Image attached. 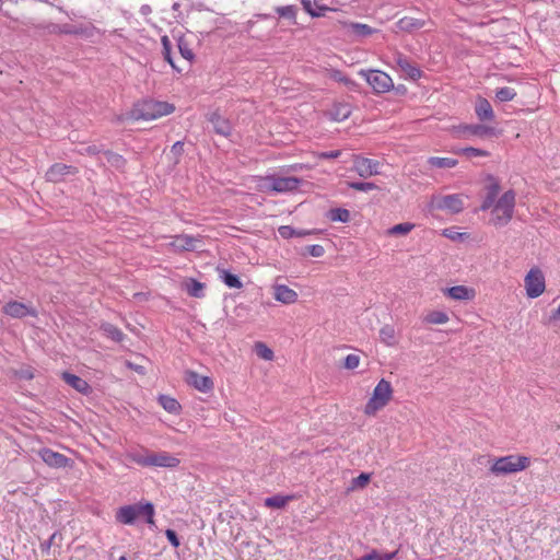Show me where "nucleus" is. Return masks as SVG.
Here are the masks:
<instances>
[{
    "label": "nucleus",
    "instance_id": "obj_62",
    "mask_svg": "<svg viewBox=\"0 0 560 560\" xmlns=\"http://www.w3.org/2000/svg\"><path fill=\"white\" fill-rule=\"evenodd\" d=\"M150 11H151V9H150V7H149V5H142V8H141V12H142L143 14H147V13H149Z\"/></svg>",
    "mask_w": 560,
    "mask_h": 560
},
{
    "label": "nucleus",
    "instance_id": "obj_21",
    "mask_svg": "<svg viewBox=\"0 0 560 560\" xmlns=\"http://www.w3.org/2000/svg\"><path fill=\"white\" fill-rule=\"evenodd\" d=\"M273 290V296L279 302L292 304L298 300V293L284 284L275 285Z\"/></svg>",
    "mask_w": 560,
    "mask_h": 560
},
{
    "label": "nucleus",
    "instance_id": "obj_22",
    "mask_svg": "<svg viewBox=\"0 0 560 560\" xmlns=\"http://www.w3.org/2000/svg\"><path fill=\"white\" fill-rule=\"evenodd\" d=\"M352 113L351 106L348 103H335L328 110V116L331 120L343 121L350 117Z\"/></svg>",
    "mask_w": 560,
    "mask_h": 560
},
{
    "label": "nucleus",
    "instance_id": "obj_31",
    "mask_svg": "<svg viewBox=\"0 0 560 560\" xmlns=\"http://www.w3.org/2000/svg\"><path fill=\"white\" fill-rule=\"evenodd\" d=\"M428 163L438 168H452L457 165V160L452 158H440V156H431L428 160Z\"/></svg>",
    "mask_w": 560,
    "mask_h": 560
},
{
    "label": "nucleus",
    "instance_id": "obj_20",
    "mask_svg": "<svg viewBox=\"0 0 560 560\" xmlns=\"http://www.w3.org/2000/svg\"><path fill=\"white\" fill-rule=\"evenodd\" d=\"M465 136H476V137H492L497 135V130L493 127H489L486 125H466L462 127Z\"/></svg>",
    "mask_w": 560,
    "mask_h": 560
},
{
    "label": "nucleus",
    "instance_id": "obj_47",
    "mask_svg": "<svg viewBox=\"0 0 560 560\" xmlns=\"http://www.w3.org/2000/svg\"><path fill=\"white\" fill-rule=\"evenodd\" d=\"M348 187L359 191H370L377 189V186L370 182H349Z\"/></svg>",
    "mask_w": 560,
    "mask_h": 560
},
{
    "label": "nucleus",
    "instance_id": "obj_60",
    "mask_svg": "<svg viewBox=\"0 0 560 560\" xmlns=\"http://www.w3.org/2000/svg\"><path fill=\"white\" fill-rule=\"evenodd\" d=\"M78 31H75L71 25L65 24L60 25L59 34H77Z\"/></svg>",
    "mask_w": 560,
    "mask_h": 560
},
{
    "label": "nucleus",
    "instance_id": "obj_15",
    "mask_svg": "<svg viewBox=\"0 0 560 560\" xmlns=\"http://www.w3.org/2000/svg\"><path fill=\"white\" fill-rule=\"evenodd\" d=\"M208 120L211 122L213 131L220 136L229 137L232 131L231 122L222 117L219 113H211L208 116Z\"/></svg>",
    "mask_w": 560,
    "mask_h": 560
},
{
    "label": "nucleus",
    "instance_id": "obj_18",
    "mask_svg": "<svg viewBox=\"0 0 560 560\" xmlns=\"http://www.w3.org/2000/svg\"><path fill=\"white\" fill-rule=\"evenodd\" d=\"M444 294L455 301H469L475 298V290L465 285H455L445 289Z\"/></svg>",
    "mask_w": 560,
    "mask_h": 560
},
{
    "label": "nucleus",
    "instance_id": "obj_19",
    "mask_svg": "<svg viewBox=\"0 0 560 560\" xmlns=\"http://www.w3.org/2000/svg\"><path fill=\"white\" fill-rule=\"evenodd\" d=\"M62 380L69 385L71 386L72 388H74L75 390H78L79 393L81 394H89L91 392V386L89 385V383L81 378L80 376L78 375H74L72 373H69V372H63L62 373Z\"/></svg>",
    "mask_w": 560,
    "mask_h": 560
},
{
    "label": "nucleus",
    "instance_id": "obj_54",
    "mask_svg": "<svg viewBox=\"0 0 560 560\" xmlns=\"http://www.w3.org/2000/svg\"><path fill=\"white\" fill-rule=\"evenodd\" d=\"M277 11L281 16L285 18H294L295 15V10L291 5L278 8Z\"/></svg>",
    "mask_w": 560,
    "mask_h": 560
},
{
    "label": "nucleus",
    "instance_id": "obj_6",
    "mask_svg": "<svg viewBox=\"0 0 560 560\" xmlns=\"http://www.w3.org/2000/svg\"><path fill=\"white\" fill-rule=\"evenodd\" d=\"M360 74L365 78L376 93H385L394 88L392 78L381 70H361Z\"/></svg>",
    "mask_w": 560,
    "mask_h": 560
},
{
    "label": "nucleus",
    "instance_id": "obj_46",
    "mask_svg": "<svg viewBox=\"0 0 560 560\" xmlns=\"http://www.w3.org/2000/svg\"><path fill=\"white\" fill-rule=\"evenodd\" d=\"M516 96V92L514 89L509 86H503L497 90L495 97L500 102H509L512 101Z\"/></svg>",
    "mask_w": 560,
    "mask_h": 560
},
{
    "label": "nucleus",
    "instance_id": "obj_37",
    "mask_svg": "<svg viewBox=\"0 0 560 560\" xmlns=\"http://www.w3.org/2000/svg\"><path fill=\"white\" fill-rule=\"evenodd\" d=\"M107 163L112 166V167H115L117 170H121L125 167L126 165V160L124 159V156H121L120 154L118 153H115V152H112V151H104L103 152Z\"/></svg>",
    "mask_w": 560,
    "mask_h": 560
},
{
    "label": "nucleus",
    "instance_id": "obj_24",
    "mask_svg": "<svg viewBox=\"0 0 560 560\" xmlns=\"http://www.w3.org/2000/svg\"><path fill=\"white\" fill-rule=\"evenodd\" d=\"M199 241L190 235H177L171 245L177 250H195Z\"/></svg>",
    "mask_w": 560,
    "mask_h": 560
},
{
    "label": "nucleus",
    "instance_id": "obj_3",
    "mask_svg": "<svg viewBox=\"0 0 560 560\" xmlns=\"http://www.w3.org/2000/svg\"><path fill=\"white\" fill-rule=\"evenodd\" d=\"M515 207V192L513 190L505 191L492 208L491 222L495 226L506 225L513 218Z\"/></svg>",
    "mask_w": 560,
    "mask_h": 560
},
{
    "label": "nucleus",
    "instance_id": "obj_63",
    "mask_svg": "<svg viewBox=\"0 0 560 560\" xmlns=\"http://www.w3.org/2000/svg\"><path fill=\"white\" fill-rule=\"evenodd\" d=\"M444 235H446V236L451 237L452 240H455V238H456V236L454 235V233L448 234V233H447V230H445V231H444Z\"/></svg>",
    "mask_w": 560,
    "mask_h": 560
},
{
    "label": "nucleus",
    "instance_id": "obj_45",
    "mask_svg": "<svg viewBox=\"0 0 560 560\" xmlns=\"http://www.w3.org/2000/svg\"><path fill=\"white\" fill-rule=\"evenodd\" d=\"M415 225L412 223L406 222V223H399L394 226H392L388 231V235H407L409 232L412 231Z\"/></svg>",
    "mask_w": 560,
    "mask_h": 560
},
{
    "label": "nucleus",
    "instance_id": "obj_13",
    "mask_svg": "<svg viewBox=\"0 0 560 560\" xmlns=\"http://www.w3.org/2000/svg\"><path fill=\"white\" fill-rule=\"evenodd\" d=\"M395 61L399 69L411 80L416 81L421 78L422 71L419 67L411 62L406 56L402 54H397L395 57Z\"/></svg>",
    "mask_w": 560,
    "mask_h": 560
},
{
    "label": "nucleus",
    "instance_id": "obj_44",
    "mask_svg": "<svg viewBox=\"0 0 560 560\" xmlns=\"http://www.w3.org/2000/svg\"><path fill=\"white\" fill-rule=\"evenodd\" d=\"M458 154H463L468 159L478 158V156H489V152L482 149H477L472 147L460 148L455 151Z\"/></svg>",
    "mask_w": 560,
    "mask_h": 560
},
{
    "label": "nucleus",
    "instance_id": "obj_30",
    "mask_svg": "<svg viewBox=\"0 0 560 560\" xmlns=\"http://www.w3.org/2000/svg\"><path fill=\"white\" fill-rule=\"evenodd\" d=\"M303 9L313 18H319L323 12L328 10L327 7L320 5L317 1L312 2L311 0H301Z\"/></svg>",
    "mask_w": 560,
    "mask_h": 560
},
{
    "label": "nucleus",
    "instance_id": "obj_35",
    "mask_svg": "<svg viewBox=\"0 0 560 560\" xmlns=\"http://www.w3.org/2000/svg\"><path fill=\"white\" fill-rule=\"evenodd\" d=\"M162 54H163V57L164 59L172 66V68L178 72L182 71V69H179L174 60H173V57H172V44H171V40L167 36H163L162 39Z\"/></svg>",
    "mask_w": 560,
    "mask_h": 560
},
{
    "label": "nucleus",
    "instance_id": "obj_51",
    "mask_svg": "<svg viewBox=\"0 0 560 560\" xmlns=\"http://www.w3.org/2000/svg\"><path fill=\"white\" fill-rule=\"evenodd\" d=\"M360 363V357L357 354H348L345 358L343 366L348 370H354L359 366Z\"/></svg>",
    "mask_w": 560,
    "mask_h": 560
},
{
    "label": "nucleus",
    "instance_id": "obj_8",
    "mask_svg": "<svg viewBox=\"0 0 560 560\" xmlns=\"http://www.w3.org/2000/svg\"><path fill=\"white\" fill-rule=\"evenodd\" d=\"M301 179L294 176L279 177L268 176L265 178V187L275 192H289L296 190Z\"/></svg>",
    "mask_w": 560,
    "mask_h": 560
},
{
    "label": "nucleus",
    "instance_id": "obj_50",
    "mask_svg": "<svg viewBox=\"0 0 560 560\" xmlns=\"http://www.w3.org/2000/svg\"><path fill=\"white\" fill-rule=\"evenodd\" d=\"M489 179L491 183L487 186V197L495 200L500 192V185L494 177L490 176Z\"/></svg>",
    "mask_w": 560,
    "mask_h": 560
},
{
    "label": "nucleus",
    "instance_id": "obj_58",
    "mask_svg": "<svg viewBox=\"0 0 560 560\" xmlns=\"http://www.w3.org/2000/svg\"><path fill=\"white\" fill-rule=\"evenodd\" d=\"M494 205H495V200H493V199H491V198H489V197H487V196H486L485 200H483V201H482V203H481L480 209H481L482 211H485V210L490 209V208H491V207H493Z\"/></svg>",
    "mask_w": 560,
    "mask_h": 560
},
{
    "label": "nucleus",
    "instance_id": "obj_7",
    "mask_svg": "<svg viewBox=\"0 0 560 560\" xmlns=\"http://www.w3.org/2000/svg\"><path fill=\"white\" fill-rule=\"evenodd\" d=\"M431 207L436 210H444L450 213H459L464 209L460 195L433 196Z\"/></svg>",
    "mask_w": 560,
    "mask_h": 560
},
{
    "label": "nucleus",
    "instance_id": "obj_59",
    "mask_svg": "<svg viewBox=\"0 0 560 560\" xmlns=\"http://www.w3.org/2000/svg\"><path fill=\"white\" fill-rule=\"evenodd\" d=\"M84 150H85V152L88 154H91V155H97V154H100L102 152V149L98 145H95V144L89 145Z\"/></svg>",
    "mask_w": 560,
    "mask_h": 560
},
{
    "label": "nucleus",
    "instance_id": "obj_39",
    "mask_svg": "<svg viewBox=\"0 0 560 560\" xmlns=\"http://www.w3.org/2000/svg\"><path fill=\"white\" fill-rule=\"evenodd\" d=\"M220 279L229 288L241 289L243 287L242 281L240 280V278L236 275L231 273V272H229L226 270H222L220 272Z\"/></svg>",
    "mask_w": 560,
    "mask_h": 560
},
{
    "label": "nucleus",
    "instance_id": "obj_25",
    "mask_svg": "<svg viewBox=\"0 0 560 560\" xmlns=\"http://www.w3.org/2000/svg\"><path fill=\"white\" fill-rule=\"evenodd\" d=\"M116 518L119 523L131 525L138 518L136 505H125L121 506L116 514Z\"/></svg>",
    "mask_w": 560,
    "mask_h": 560
},
{
    "label": "nucleus",
    "instance_id": "obj_42",
    "mask_svg": "<svg viewBox=\"0 0 560 560\" xmlns=\"http://www.w3.org/2000/svg\"><path fill=\"white\" fill-rule=\"evenodd\" d=\"M329 219L334 222L346 223L350 220V212L343 208H335L329 211Z\"/></svg>",
    "mask_w": 560,
    "mask_h": 560
},
{
    "label": "nucleus",
    "instance_id": "obj_9",
    "mask_svg": "<svg viewBox=\"0 0 560 560\" xmlns=\"http://www.w3.org/2000/svg\"><path fill=\"white\" fill-rule=\"evenodd\" d=\"M526 294L530 299L540 296L545 291V277L539 269H530L525 277Z\"/></svg>",
    "mask_w": 560,
    "mask_h": 560
},
{
    "label": "nucleus",
    "instance_id": "obj_40",
    "mask_svg": "<svg viewBox=\"0 0 560 560\" xmlns=\"http://www.w3.org/2000/svg\"><path fill=\"white\" fill-rule=\"evenodd\" d=\"M424 322L428 324H435V325L445 324L448 322V315L445 312L433 311V312H430L424 317Z\"/></svg>",
    "mask_w": 560,
    "mask_h": 560
},
{
    "label": "nucleus",
    "instance_id": "obj_61",
    "mask_svg": "<svg viewBox=\"0 0 560 560\" xmlns=\"http://www.w3.org/2000/svg\"><path fill=\"white\" fill-rule=\"evenodd\" d=\"M55 537H56V534H52V535L50 536V538H49L47 541L43 542V544H42V549H43V550H48V549L50 548V546H51V544H52V541H54Z\"/></svg>",
    "mask_w": 560,
    "mask_h": 560
},
{
    "label": "nucleus",
    "instance_id": "obj_56",
    "mask_svg": "<svg viewBox=\"0 0 560 560\" xmlns=\"http://www.w3.org/2000/svg\"><path fill=\"white\" fill-rule=\"evenodd\" d=\"M171 152L177 158L180 156L184 152V143L182 141L175 142L172 145Z\"/></svg>",
    "mask_w": 560,
    "mask_h": 560
},
{
    "label": "nucleus",
    "instance_id": "obj_2",
    "mask_svg": "<svg viewBox=\"0 0 560 560\" xmlns=\"http://www.w3.org/2000/svg\"><path fill=\"white\" fill-rule=\"evenodd\" d=\"M175 107L166 102L144 101L137 104L130 112L133 120H153L170 115Z\"/></svg>",
    "mask_w": 560,
    "mask_h": 560
},
{
    "label": "nucleus",
    "instance_id": "obj_23",
    "mask_svg": "<svg viewBox=\"0 0 560 560\" xmlns=\"http://www.w3.org/2000/svg\"><path fill=\"white\" fill-rule=\"evenodd\" d=\"M475 113L479 120H493L494 119V113L492 109L491 104L487 98L479 97L476 102L475 106Z\"/></svg>",
    "mask_w": 560,
    "mask_h": 560
},
{
    "label": "nucleus",
    "instance_id": "obj_26",
    "mask_svg": "<svg viewBox=\"0 0 560 560\" xmlns=\"http://www.w3.org/2000/svg\"><path fill=\"white\" fill-rule=\"evenodd\" d=\"M397 27L404 32H412L424 26V21L411 16H404L397 23Z\"/></svg>",
    "mask_w": 560,
    "mask_h": 560
},
{
    "label": "nucleus",
    "instance_id": "obj_48",
    "mask_svg": "<svg viewBox=\"0 0 560 560\" xmlns=\"http://www.w3.org/2000/svg\"><path fill=\"white\" fill-rule=\"evenodd\" d=\"M329 77L335 80L336 82L343 83L347 86H353L355 83L346 77L340 70H331Z\"/></svg>",
    "mask_w": 560,
    "mask_h": 560
},
{
    "label": "nucleus",
    "instance_id": "obj_16",
    "mask_svg": "<svg viewBox=\"0 0 560 560\" xmlns=\"http://www.w3.org/2000/svg\"><path fill=\"white\" fill-rule=\"evenodd\" d=\"M75 172H77V168L71 165L56 163V164L51 165L49 167V170L46 172V178L49 182L56 183V182L61 180L63 178V176L69 175V174H74Z\"/></svg>",
    "mask_w": 560,
    "mask_h": 560
},
{
    "label": "nucleus",
    "instance_id": "obj_36",
    "mask_svg": "<svg viewBox=\"0 0 560 560\" xmlns=\"http://www.w3.org/2000/svg\"><path fill=\"white\" fill-rule=\"evenodd\" d=\"M161 406L170 413H178L180 410L179 402L166 395H161L159 398Z\"/></svg>",
    "mask_w": 560,
    "mask_h": 560
},
{
    "label": "nucleus",
    "instance_id": "obj_12",
    "mask_svg": "<svg viewBox=\"0 0 560 560\" xmlns=\"http://www.w3.org/2000/svg\"><path fill=\"white\" fill-rule=\"evenodd\" d=\"M3 313L12 318H23L27 315L36 316V311L24 303L10 301L3 306Z\"/></svg>",
    "mask_w": 560,
    "mask_h": 560
},
{
    "label": "nucleus",
    "instance_id": "obj_14",
    "mask_svg": "<svg viewBox=\"0 0 560 560\" xmlns=\"http://www.w3.org/2000/svg\"><path fill=\"white\" fill-rule=\"evenodd\" d=\"M186 382L201 393H208L213 388V382L210 377L200 375L194 371L187 373Z\"/></svg>",
    "mask_w": 560,
    "mask_h": 560
},
{
    "label": "nucleus",
    "instance_id": "obj_27",
    "mask_svg": "<svg viewBox=\"0 0 560 560\" xmlns=\"http://www.w3.org/2000/svg\"><path fill=\"white\" fill-rule=\"evenodd\" d=\"M380 340L388 346L394 347L398 343L397 337H396V329L393 325H384L380 329Z\"/></svg>",
    "mask_w": 560,
    "mask_h": 560
},
{
    "label": "nucleus",
    "instance_id": "obj_4",
    "mask_svg": "<svg viewBox=\"0 0 560 560\" xmlns=\"http://www.w3.org/2000/svg\"><path fill=\"white\" fill-rule=\"evenodd\" d=\"M393 397V387L388 381L382 378L374 387L371 398L364 407L366 416H374L378 410L383 409Z\"/></svg>",
    "mask_w": 560,
    "mask_h": 560
},
{
    "label": "nucleus",
    "instance_id": "obj_43",
    "mask_svg": "<svg viewBox=\"0 0 560 560\" xmlns=\"http://www.w3.org/2000/svg\"><path fill=\"white\" fill-rule=\"evenodd\" d=\"M254 349H255V353L260 359H264L267 361H270L273 359V351L266 343L258 341L255 343Z\"/></svg>",
    "mask_w": 560,
    "mask_h": 560
},
{
    "label": "nucleus",
    "instance_id": "obj_1",
    "mask_svg": "<svg viewBox=\"0 0 560 560\" xmlns=\"http://www.w3.org/2000/svg\"><path fill=\"white\" fill-rule=\"evenodd\" d=\"M127 457L137 465L143 467L174 468L179 465V459L167 452H150L148 448H135L127 453Z\"/></svg>",
    "mask_w": 560,
    "mask_h": 560
},
{
    "label": "nucleus",
    "instance_id": "obj_11",
    "mask_svg": "<svg viewBox=\"0 0 560 560\" xmlns=\"http://www.w3.org/2000/svg\"><path fill=\"white\" fill-rule=\"evenodd\" d=\"M378 167V161L363 158L360 155L354 156L353 168L358 173V175L363 178H368L370 176L380 174Z\"/></svg>",
    "mask_w": 560,
    "mask_h": 560
},
{
    "label": "nucleus",
    "instance_id": "obj_17",
    "mask_svg": "<svg viewBox=\"0 0 560 560\" xmlns=\"http://www.w3.org/2000/svg\"><path fill=\"white\" fill-rule=\"evenodd\" d=\"M345 28L346 33L355 39L368 37L375 32L370 25L357 22L345 23Z\"/></svg>",
    "mask_w": 560,
    "mask_h": 560
},
{
    "label": "nucleus",
    "instance_id": "obj_28",
    "mask_svg": "<svg viewBox=\"0 0 560 560\" xmlns=\"http://www.w3.org/2000/svg\"><path fill=\"white\" fill-rule=\"evenodd\" d=\"M103 334L116 342H121L125 338V334L115 325L110 323H104L101 325Z\"/></svg>",
    "mask_w": 560,
    "mask_h": 560
},
{
    "label": "nucleus",
    "instance_id": "obj_41",
    "mask_svg": "<svg viewBox=\"0 0 560 560\" xmlns=\"http://www.w3.org/2000/svg\"><path fill=\"white\" fill-rule=\"evenodd\" d=\"M371 479V475L370 474H366V472H361L358 477L353 478L351 480V483L350 486L348 487V491H354V490H358V489H363L364 487H366V485L369 483Z\"/></svg>",
    "mask_w": 560,
    "mask_h": 560
},
{
    "label": "nucleus",
    "instance_id": "obj_29",
    "mask_svg": "<svg viewBox=\"0 0 560 560\" xmlns=\"http://www.w3.org/2000/svg\"><path fill=\"white\" fill-rule=\"evenodd\" d=\"M278 233L279 235L282 237V238H291V237H302V236H305V235H310L312 233H314L313 231H307V230H295L293 229L292 226L290 225H281L279 229H278Z\"/></svg>",
    "mask_w": 560,
    "mask_h": 560
},
{
    "label": "nucleus",
    "instance_id": "obj_64",
    "mask_svg": "<svg viewBox=\"0 0 560 560\" xmlns=\"http://www.w3.org/2000/svg\"><path fill=\"white\" fill-rule=\"evenodd\" d=\"M444 235H446V236L451 237L452 240H455V238H456V236L454 235V233L448 234V233H447V230H445V231H444Z\"/></svg>",
    "mask_w": 560,
    "mask_h": 560
},
{
    "label": "nucleus",
    "instance_id": "obj_53",
    "mask_svg": "<svg viewBox=\"0 0 560 560\" xmlns=\"http://www.w3.org/2000/svg\"><path fill=\"white\" fill-rule=\"evenodd\" d=\"M165 535H166V537H167V539H168L170 544H171L173 547H175V548H176V547H178V546L180 545L179 539H178V536H177V534H176V532H175V530H173V529H166Z\"/></svg>",
    "mask_w": 560,
    "mask_h": 560
},
{
    "label": "nucleus",
    "instance_id": "obj_5",
    "mask_svg": "<svg viewBox=\"0 0 560 560\" xmlns=\"http://www.w3.org/2000/svg\"><path fill=\"white\" fill-rule=\"evenodd\" d=\"M530 464L527 456L508 455L494 460L490 471L495 476L509 475L526 469Z\"/></svg>",
    "mask_w": 560,
    "mask_h": 560
},
{
    "label": "nucleus",
    "instance_id": "obj_49",
    "mask_svg": "<svg viewBox=\"0 0 560 560\" xmlns=\"http://www.w3.org/2000/svg\"><path fill=\"white\" fill-rule=\"evenodd\" d=\"M178 49L184 59L191 61L194 59V52L189 48L188 44L184 39L178 40Z\"/></svg>",
    "mask_w": 560,
    "mask_h": 560
},
{
    "label": "nucleus",
    "instance_id": "obj_57",
    "mask_svg": "<svg viewBox=\"0 0 560 560\" xmlns=\"http://www.w3.org/2000/svg\"><path fill=\"white\" fill-rule=\"evenodd\" d=\"M43 30L49 34H59L60 25L55 23H48L43 26Z\"/></svg>",
    "mask_w": 560,
    "mask_h": 560
},
{
    "label": "nucleus",
    "instance_id": "obj_34",
    "mask_svg": "<svg viewBox=\"0 0 560 560\" xmlns=\"http://www.w3.org/2000/svg\"><path fill=\"white\" fill-rule=\"evenodd\" d=\"M138 517L144 516L147 523L153 524L154 506L152 503L135 504Z\"/></svg>",
    "mask_w": 560,
    "mask_h": 560
},
{
    "label": "nucleus",
    "instance_id": "obj_10",
    "mask_svg": "<svg viewBox=\"0 0 560 560\" xmlns=\"http://www.w3.org/2000/svg\"><path fill=\"white\" fill-rule=\"evenodd\" d=\"M38 456L46 465L52 468H65L70 466L72 463V460L69 457L47 447L39 450Z\"/></svg>",
    "mask_w": 560,
    "mask_h": 560
},
{
    "label": "nucleus",
    "instance_id": "obj_52",
    "mask_svg": "<svg viewBox=\"0 0 560 560\" xmlns=\"http://www.w3.org/2000/svg\"><path fill=\"white\" fill-rule=\"evenodd\" d=\"M306 250L313 257H322L325 253L324 247L318 244L307 246Z\"/></svg>",
    "mask_w": 560,
    "mask_h": 560
},
{
    "label": "nucleus",
    "instance_id": "obj_32",
    "mask_svg": "<svg viewBox=\"0 0 560 560\" xmlns=\"http://www.w3.org/2000/svg\"><path fill=\"white\" fill-rule=\"evenodd\" d=\"M187 293L192 298H201L203 295L205 284L190 278L185 282Z\"/></svg>",
    "mask_w": 560,
    "mask_h": 560
},
{
    "label": "nucleus",
    "instance_id": "obj_33",
    "mask_svg": "<svg viewBox=\"0 0 560 560\" xmlns=\"http://www.w3.org/2000/svg\"><path fill=\"white\" fill-rule=\"evenodd\" d=\"M292 499L290 495H272L265 500V505L271 509H282Z\"/></svg>",
    "mask_w": 560,
    "mask_h": 560
},
{
    "label": "nucleus",
    "instance_id": "obj_38",
    "mask_svg": "<svg viewBox=\"0 0 560 560\" xmlns=\"http://www.w3.org/2000/svg\"><path fill=\"white\" fill-rule=\"evenodd\" d=\"M397 553L398 550H395L393 552L381 553L376 549H373L369 553L357 560H393L397 556Z\"/></svg>",
    "mask_w": 560,
    "mask_h": 560
},
{
    "label": "nucleus",
    "instance_id": "obj_55",
    "mask_svg": "<svg viewBox=\"0 0 560 560\" xmlns=\"http://www.w3.org/2000/svg\"><path fill=\"white\" fill-rule=\"evenodd\" d=\"M340 155H341L340 150L326 151V152L318 153V158L324 159V160L337 159Z\"/></svg>",
    "mask_w": 560,
    "mask_h": 560
}]
</instances>
